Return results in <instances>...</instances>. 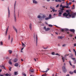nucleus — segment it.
<instances>
[{
  "mask_svg": "<svg viewBox=\"0 0 76 76\" xmlns=\"http://www.w3.org/2000/svg\"><path fill=\"white\" fill-rule=\"evenodd\" d=\"M73 7H72V9H75V5H73Z\"/></svg>",
  "mask_w": 76,
  "mask_h": 76,
  "instance_id": "nucleus-40",
  "label": "nucleus"
},
{
  "mask_svg": "<svg viewBox=\"0 0 76 76\" xmlns=\"http://www.w3.org/2000/svg\"><path fill=\"white\" fill-rule=\"evenodd\" d=\"M73 60H75L74 61L75 62V61H76V60H75V58H71Z\"/></svg>",
  "mask_w": 76,
  "mask_h": 76,
  "instance_id": "nucleus-32",
  "label": "nucleus"
},
{
  "mask_svg": "<svg viewBox=\"0 0 76 76\" xmlns=\"http://www.w3.org/2000/svg\"><path fill=\"white\" fill-rule=\"evenodd\" d=\"M56 2H58V0H55Z\"/></svg>",
  "mask_w": 76,
  "mask_h": 76,
  "instance_id": "nucleus-52",
  "label": "nucleus"
},
{
  "mask_svg": "<svg viewBox=\"0 0 76 76\" xmlns=\"http://www.w3.org/2000/svg\"><path fill=\"white\" fill-rule=\"evenodd\" d=\"M33 3L34 4H38V2L36 0H32Z\"/></svg>",
  "mask_w": 76,
  "mask_h": 76,
  "instance_id": "nucleus-9",
  "label": "nucleus"
},
{
  "mask_svg": "<svg viewBox=\"0 0 76 76\" xmlns=\"http://www.w3.org/2000/svg\"><path fill=\"white\" fill-rule=\"evenodd\" d=\"M11 75L10 74H6V75H5V76H10Z\"/></svg>",
  "mask_w": 76,
  "mask_h": 76,
  "instance_id": "nucleus-22",
  "label": "nucleus"
},
{
  "mask_svg": "<svg viewBox=\"0 0 76 76\" xmlns=\"http://www.w3.org/2000/svg\"><path fill=\"white\" fill-rule=\"evenodd\" d=\"M69 31H70L71 32H75V30L73 29H71L69 30Z\"/></svg>",
  "mask_w": 76,
  "mask_h": 76,
  "instance_id": "nucleus-16",
  "label": "nucleus"
},
{
  "mask_svg": "<svg viewBox=\"0 0 76 76\" xmlns=\"http://www.w3.org/2000/svg\"><path fill=\"white\" fill-rule=\"evenodd\" d=\"M10 39V35H9V37H8V39L9 40Z\"/></svg>",
  "mask_w": 76,
  "mask_h": 76,
  "instance_id": "nucleus-41",
  "label": "nucleus"
},
{
  "mask_svg": "<svg viewBox=\"0 0 76 76\" xmlns=\"http://www.w3.org/2000/svg\"><path fill=\"white\" fill-rule=\"evenodd\" d=\"M66 76H69V74H67L66 75Z\"/></svg>",
  "mask_w": 76,
  "mask_h": 76,
  "instance_id": "nucleus-59",
  "label": "nucleus"
},
{
  "mask_svg": "<svg viewBox=\"0 0 76 76\" xmlns=\"http://www.w3.org/2000/svg\"><path fill=\"white\" fill-rule=\"evenodd\" d=\"M50 8L51 9H52V10L54 9V7H50Z\"/></svg>",
  "mask_w": 76,
  "mask_h": 76,
  "instance_id": "nucleus-38",
  "label": "nucleus"
},
{
  "mask_svg": "<svg viewBox=\"0 0 76 76\" xmlns=\"http://www.w3.org/2000/svg\"><path fill=\"white\" fill-rule=\"evenodd\" d=\"M41 15H39L37 16V18H41Z\"/></svg>",
  "mask_w": 76,
  "mask_h": 76,
  "instance_id": "nucleus-18",
  "label": "nucleus"
},
{
  "mask_svg": "<svg viewBox=\"0 0 76 76\" xmlns=\"http://www.w3.org/2000/svg\"><path fill=\"white\" fill-rule=\"evenodd\" d=\"M34 38H35V35H34Z\"/></svg>",
  "mask_w": 76,
  "mask_h": 76,
  "instance_id": "nucleus-62",
  "label": "nucleus"
},
{
  "mask_svg": "<svg viewBox=\"0 0 76 76\" xmlns=\"http://www.w3.org/2000/svg\"><path fill=\"white\" fill-rule=\"evenodd\" d=\"M62 47H66V44L63 45H62Z\"/></svg>",
  "mask_w": 76,
  "mask_h": 76,
  "instance_id": "nucleus-51",
  "label": "nucleus"
},
{
  "mask_svg": "<svg viewBox=\"0 0 76 76\" xmlns=\"http://www.w3.org/2000/svg\"><path fill=\"white\" fill-rule=\"evenodd\" d=\"M50 19V18L48 17L46 18H45V20H48V19Z\"/></svg>",
  "mask_w": 76,
  "mask_h": 76,
  "instance_id": "nucleus-30",
  "label": "nucleus"
},
{
  "mask_svg": "<svg viewBox=\"0 0 76 76\" xmlns=\"http://www.w3.org/2000/svg\"><path fill=\"white\" fill-rule=\"evenodd\" d=\"M9 64H11V65L12 64V62H11V61H9Z\"/></svg>",
  "mask_w": 76,
  "mask_h": 76,
  "instance_id": "nucleus-29",
  "label": "nucleus"
},
{
  "mask_svg": "<svg viewBox=\"0 0 76 76\" xmlns=\"http://www.w3.org/2000/svg\"><path fill=\"white\" fill-rule=\"evenodd\" d=\"M62 70L64 73H66V72H67V69H66V67L64 66H63L62 67Z\"/></svg>",
  "mask_w": 76,
  "mask_h": 76,
  "instance_id": "nucleus-5",
  "label": "nucleus"
},
{
  "mask_svg": "<svg viewBox=\"0 0 76 76\" xmlns=\"http://www.w3.org/2000/svg\"><path fill=\"white\" fill-rule=\"evenodd\" d=\"M44 29L45 30V31H49L50 29L49 28H46V27H44Z\"/></svg>",
  "mask_w": 76,
  "mask_h": 76,
  "instance_id": "nucleus-8",
  "label": "nucleus"
},
{
  "mask_svg": "<svg viewBox=\"0 0 76 76\" xmlns=\"http://www.w3.org/2000/svg\"><path fill=\"white\" fill-rule=\"evenodd\" d=\"M49 19H50V18H51V14H50L49 15V17H48Z\"/></svg>",
  "mask_w": 76,
  "mask_h": 76,
  "instance_id": "nucleus-25",
  "label": "nucleus"
},
{
  "mask_svg": "<svg viewBox=\"0 0 76 76\" xmlns=\"http://www.w3.org/2000/svg\"><path fill=\"white\" fill-rule=\"evenodd\" d=\"M9 53L10 54H11L12 53V51L9 50H8Z\"/></svg>",
  "mask_w": 76,
  "mask_h": 76,
  "instance_id": "nucleus-20",
  "label": "nucleus"
},
{
  "mask_svg": "<svg viewBox=\"0 0 76 76\" xmlns=\"http://www.w3.org/2000/svg\"><path fill=\"white\" fill-rule=\"evenodd\" d=\"M59 6V4H58L56 6V7H58Z\"/></svg>",
  "mask_w": 76,
  "mask_h": 76,
  "instance_id": "nucleus-47",
  "label": "nucleus"
},
{
  "mask_svg": "<svg viewBox=\"0 0 76 76\" xmlns=\"http://www.w3.org/2000/svg\"><path fill=\"white\" fill-rule=\"evenodd\" d=\"M47 1H50V0H46Z\"/></svg>",
  "mask_w": 76,
  "mask_h": 76,
  "instance_id": "nucleus-61",
  "label": "nucleus"
},
{
  "mask_svg": "<svg viewBox=\"0 0 76 76\" xmlns=\"http://www.w3.org/2000/svg\"><path fill=\"white\" fill-rule=\"evenodd\" d=\"M51 54L52 55H55L56 54L54 53V52H53Z\"/></svg>",
  "mask_w": 76,
  "mask_h": 76,
  "instance_id": "nucleus-31",
  "label": "nucleus"
},
{
  "mask_svg": "<svg viewBox=\"0 0 76 76\" xmlns=\"http://www.w3.org/2000/svg\"><path fill=\"white\" fill-rule=\"evenodd\" d=\"M74 46L75 47H76V43L74 44Z\"/></svg>",
  "mask_w": 76,
  "mask_h": 76,
  "instance_id": "nucleus-55",
  "label": "nucleus"
},
{
  "mask_svg": "<svg viewBox=\"0 0 76 76\" xmlns=\"http://www.w3.org/2000/svg\"><path fill=\"white\" fill-rule=\"evenodd\" d=\"M1 45H3V42H1Z\"/></svg>",
  "mask_w": 76,
  "mask_h": 76,
  "instance_id": "nucleus-50",
  "label": "nucleus"
},
{
  "mask_svg": "<svg viewBox=\"0 0 76 76\" xmlns=\"http://www.w3.org/2000/svg\"><path fill=\"white\" fill-rule=\"evenodd\" d=\"M1 67H2L3 69H6V68L4 66H1Z\"/></svg>",
  "mask_w": 76,
  "mask_h": 76,
  "instance_id": "nucleus-23",
  "label": "nucleus"
},
{
  "mask_svg": "<svg viewBox=\"0 0 76 76\" xmlns=\"http://www.w3.org/2000/svg\"><path fill=\"white\" fill-rule=\"evenodd\" d=\"M40 15H41V16H42V17H41V18H45V14H40Z\"/></svg>",
  "mask_w": 76,
  "mask_h": 76,
  "instance_id": "nucleus-7",
  "label": "nucleus"
},
{
  "mask_svg": "<svg viewBox=\"0 0 76 76\" xmlns=\"http://www.w3.org/2000/svg\"><path fill=\"white\" fill-rule=\"evenodd\" d=\"M48 26H50V27H52V26H52V25H50V24L49 25H48Z\"/></svg>",
  "mask_w": 76,
  "mask_h": 76,
  "instance_id": "nucleus-39",
  "label": "nucleus"
},
{
  "mask_svg": "<svg viewBox=\"0 0 76 76\" xmlns=\"http://www.w3.org/2000/svg\"><path fill=\"white\" fill-rule=\"evenodd\" d=\"M29 28L31 31H32V24L30 23L29 25Z\"/></svg>",
  "mask_w": 76,
  "mask_h": 76,
  "instance_id": "nucleus-10",
  "label": "nucleus"
},
{
  "mask_svg": "<svg viewBox=\"0 0 76 76\" xmlns=\"http://www.w3.org/2000/svg\"><path fill=\"white\" fill-rule=\"evenodd\" d=\"M63 7V5L62 4L60 5V7Z\"/></svg>",
  "mask_w": 76,
  "mask_h": 76,
  "instance_id": "nucleus-49",
  "label": "nucleus"
},
{
  "mask_svg": "<svg viewBox=\"0 0 76 76\" xmlns=\"http://www.w3.org/2000/svg\"><path fill=\"white\" fill-rule=\"evenodd\" d=\"M12 42H13V38H11V43H12Z\"/></svg>",
  "mask_w": 76,
  "mask_h": 76,
  "instance_id": "nucleus-43",
  "label": "nucleus"
},
{
  "mask_svg": "<svg viewBox=\"0 0 76 76\" xmlns=\"http://www.w3.org/2000/svg\"><path fill=\"white\" fill-rule=\"evenodd\" d=\"M58 39H62V38H63V36H58Z\"/></svg>",
  "mask_w": 76,
  "mask_h": 76,
  "instance_id": "nucleus-14",
  "label": "nucleus"
},
{
  "mask_svg": "<svg viewBox=\"0 0 76 76\" xmlns=\"http://www.w3.org/2000/svg\"><path fill=\"white\" fill-rule=\"evenodd\" d=\"M44 75H45V76H46V75H47V74L45 73V74Z\"/></svg>",
  "mask_w": 76,
  "mask_h": 76,
  "instance_id": "nucleus-60",
  "label": "nucleus"
},
{
  "mask_svg": "<svg viewBox=\"0 0 76 76\" xmlns=\"http://www.w3.org/2000/svg\"><path fill=\"white\" fill-rule=\"evenodd\" d=\"M17 72H15L14 73V74L15 75H17Z\"/></svg>",
  "mask_w": 76,
  "mask_h": 76,
  "instance_id": "nucleus-37",
  "label": "nucleus"
},
{
  "mask_svg": "<svg viewBox=\"0 0 76 76\" xmlns=\"http://www.w3.org/2000/svg\"><path fill=\"white\" fill-rule=\"evenodd\" d=\"M10 10H9V7H8V18H10Z\"/></svg>",
  "mask_w": 76,
  "mask_h": 76,
  "instance_id": "nucleus-4",
  "label": "nucleus"
},
{
  "mask_svg": "<svg viewBox=\"0 0 76 76\" xmlns=\"http://www.w3.org/2000/svg\"><path fill=\"white\" fill-rule=\"evenodd\" d=\"M4 76V75H0V76Z\"/></svg>",
  "mask_w": 76,
  "mask_h": 76,
  "instance_id": "nucleus-64",
  "label": "nucleus"
},
{
  "mask_svg": "<svg viewBox=\"0 0 76 76\" xmlns=\"http://www.w3.org/2000/svg\"><path fill=\"white\" fill-rule=\"evenodd\" d=\"M70 56H69V57H73V55L72 53H71L69 54Z\"/></svg>",
  "mask_w": 76,
  "mask_h": 76,
  "instance_id": "nucleus-17",
  "label": "nucleus"
},
{
  "mask_svg": "<svg viewBox=\"0 0 76 76\" xmlns=\"http://www.w3.org/2000/svg\"><path fill=\"white\" fill-rule=\"evenodd\" d=\"M61 2V0H58V2Z\"/></svg>",
  "mask_w": 76,
  "mask_h": 76,
  "instance_id": "nucleus-54",
  "label": "nucleus"
},
{
  "mask_svg": "<svg viewBox=\"0 0 76 76\" xmlns=\"http://www.w3.org/2000/svg\"><path fill=\"white\" fill-rule=\"evenodd\" d=\"M15 8H14V20L15 22L16 21V14H15Z\"/></svg>",
  "mask_w": 76,
  "mask_h": 76,
  "instance_id": "nucleus-3",
  "label": "nucleus"
},
{
  "mask_svg": "<svg viewBox=\"0 0 76 76\" xmlns=\"http://www.w3.org/2000/svg\"><path fill=\"white\" fill-rule=\"evenodd\" d=\"M65 6H64L62 7V8H60V10H59L58 12H59V15H58V16H61V15H62V13H63V10H64V8H65Z\"/></svg>",
  "mask_w": 76,
  "mask_h": 76,
  "instance_id": "nucleus-2",
  "label": "nucleus"
},
{
  "mask_svg": "<svg viewBox=\"0 0 76 76\" xmlns=\"http://www.w3.org/2000/svg\"><path fill=\"white\" fill-rule=\"evenodd\" d=\"M64 58H65L64 57H63V56H62V59L63 60V62H64V61H65Z\"/></svg>",
  "mask_w": 76,
  "mask_h": 76,
  "instance_id": "nucleus-15",
  "label": "nucleus"
},
{
  "mask_svg": "<svg viewBox=\"0 0 76 76\" xmlns=\"http://www.w3.org/2000/svg\"><path fill=\"white\" fill-rule=\"evenodd\" d=\"M75 55L76 56V51H75Z\"/></svg>",
  "mask_w": 76,
  "mask_h": 76,
  "instance_id": "nucleus-63",
  "label": "nucleus"
},
{
  "mask_svg": "<svg viewBox=\"0 0 76 76\" xmlns=\"http://www.w3.org/2000/svg\"><path fill=\"white\" fill-rule=\"evenodd\" d=\"M36 45H37V44L38 43V37H37V34L36 35Z\"/></svg>",
  "mask_w": 76,
  "mask_h": 76,
  "instance_id": "nucleus-6",
  "label": "nucleus"
},
{
  "mask_svg": "<svg viewBox=\"0 0 76 76\" xmlns=\"http://www.w3.org/2000/svg\"><path fill=\"white\" fill-rule=\"evenodd\" d=\"M65 7L67 9L68 8H69V9L70 8L69 7V6H65Z\"/></svg>",
  "mask_w": 76,
  "mask_h": 76,
  "instance_id": "nucleus-34",
  "label": "nucleus"
},
{
  "mask_svg": "<svg viewBox=\"0 0 76 76\" xmlns=\"http://www.w3.org/2000/svg\"><path fill=\"white\" fill-rule=\"evenodd\" d=\"M69 54H68V55L66 54V55L64 56L65 57H67V56H69Z\"/></svg>",
  "mask_w": 76,
  "mask_h": 76,
  "instance_id": "nucleus-42",
  "label": "nucleus"
},
{
  "mask_svg": "<svg viewBox=\"0 0 76 76\" xmlns=\"http://www.w3.org/2000/svg\"><path fill=\"white\" fill-rule=\"evenodd\" d=\"M72 67L73 68H75V65H73L72 66Z\"/></svg>",
  "mask_w": 76,
  "mask_h": 76,
  "instance_id": "nucleus-57",
  "label": "nucleus"
},
{
  "mask_svg": "<svg viewBox=\"0 0 76 76\" xmlns=\"http://www.w3.org/2000/svg\"><path fill=\"white\" fill-rule=\"evenodd\" d=\"M9 29V26L7 28L6 32V35L7 33V31H8V30Z\"/></svg>",
  "mask_w": 76,
  "mask_h": 76,
  "instance_id": "nucleus-12",
  "label": "nucleus"
},
{
  "mask_svg": "<svg viewBox=\"0 0 76 76\" xmlns=\"http://www.w3.org/2000/svg\"><path fill=\"white\" fill-rule=\"evenodd\" d=\"M22 75L23 76H26V75L24 73H23Z\"/></svg>",
  "mask_w": 76,
  "mask_h": 76,
  "instance_id": "nucleus-24",
  "label": "nucleus"
},
{
  "mask_svg": "<svg viewBox=\"0 0 76 76\" xmlns=\"http://www.w3.org/2000/svg\"><path fill=\"white\" fill-rule=\"evenodd\" d=\"M69 4L67 2V1L66 2V5H67V6H68V4Z\"/></svg>",
  "mask_w": 76,
  "mask_h": 76,
  "instance_id": "nucleus-48",
  "label": "nucleus"
},
{
  "mask_svg": "<svg viewBox=\"0 0 76 76\" xmlns=\"http://www.w3.org/2000/svg\"><path fill=\"white\" fill-rule=\"evenodd\" d=\"M48 70H46L45 71H43L42 72H46V73H47V72H48V71L49 70V69H47Z\"/></svg>",
  "mask_w": 76,
  "mask_h": 76,
  "instance_id": "nucleus-27",
  "label": "nucleus"
},
{
  "mask_svg": "<svg viewBox=\"0 0 76 76\" xmlns=\"http://www.w3.org/2000/svg\"><path fill=\"white\" fill-rule=\"evenodd\" d=\"M15 66V67H18L19 66V64L18 63H16L14 64Z\"/></svg>",
  "mask_w": 76,
  "mask_h": 76,
  "instance_id": "nucleus-13",
  "label": "nucleus"
},
{
  "mask_svg": "<svg viewBox=\"0 0 76 76\" xmlns=\"http://www.w3.org/2000/svg\"><path fill=\"white\" fill-rule=\"evenodd\" d=\"M61 31H64V29H61Z\"/></svg>",
  "mask_w": 76,
  "mask_h": 76,
  "instance_id": "nucleus-46",
  "label": "nucleus"
},
{
  "mask_svg": "<svg viewBox=\"0 0 76 76\" xmlns=\"http://www.w3.org/2000/svg\"><path fill=\"white\" fill-rule=\"evenodd\" d=\"M13 28L14 29L15 31H16V32L17 34L18 33V31H17V29H16V28H15V26H13Z\"/></svg>",
  "mask_w": 76,
  "mask_h": 76,
  "instance_id": "nucleus-11",
  "label": "nucleus"
},
{
  "mask_svg": "<svg viewBox=\"0 0 76 76\" xmlns=\"http://www.w3.org/2000/svg\"><path fill=\"white\" fill-rule=\"evenodd\" d=\"M18 61V59L17 58H15L14 60V62H16Z\"/></svg>",
  "mask_w": 76,
  "mask_h": 76,
  "instance_id": "nucleus-19",
  "label": "nucleus"
},
{
  "mask_svg": "<svg viewBox=\"0 0 76 76\" xmlns=\"http://www.w3.org/2000/svg\"><path fill=\"white\" fill-rule=\"evenodd\" d=\"M55 55H58V56H60L59 54L58 53H56V54H55Z\"/></svg>",
  "mask_w": 76,
  "mask_h": 76,
  "instance_id": "nucleus-58",
  "label": "nucleus"
},
{
  "mask_svg": "<svg viewBox=\"0 0 76 76\" xmlns=\"http://www.w3.org/2000/svg\"><path fill=\"white\" fill-rule=\"evenodd\" d=\"M11 67H9V70H10V71H11Z\"/></svg>",
  "mask_w": 76,
  "mask_h": 76,
  "instance_id": "nucleus-44",
  "label": "nucleus"
},
{
  "mask_svg": "<svg viewBox=\"0 0 76 76\" xmlns=\"http://www.w3.org/2000/svg\"><path fill=\"white\" fill-rule=\"evenodd\" d=\"M66 31H69V30L67 29H66L65 30Z\"/></svg>",
  "mask_w": 76,
  "mask_h": 76,
  "instance_id": "nucleus-56",
  "label": "nucleus"
},
{
  "mask_svg": "<svg viewBox=\"0 0 76 76\" xmlns=\"http://www.w3.org/2000/svg\"><path fill=\"white\" fill-rule=\"evenodd\" d=\"M66 12L68 13V14L66 12H65L63 14V16H65L66 18H70V17L72 18H75L76 16V13H72L70 14V13L69 12V10H66Z\"/></svg>",
  "mask_w": 76,
  "mask_h": 76,
  "instance_id": "nucleus-1",
  "label": "nucleus"
},
{
  "mask_svg": "<svg viewBox=\"0 0 76 76\" xmlns=\"http://www.w3.org/2000/svg\"><path fill=\"white\" fill-rule=\"evenodd\" d=\"M69 63L70 66H72V63H71V62H70V61H69Z\"/></svg>",
  "mask_w": 76,
  "mask_h": 76,
  "instance_id": "nucleus-33",
  "label": "nucleus"
},
{
  "mask_svg": "<svg viewBox=\"0 0 76 76\" xmlns=\"http://www.w3.org/2000/svg\"><path fill=\"white\" fill-rule=\"evenodd\" d=\"M52 11L53 12H55V9L54 8L53 10H52Z\"/></svg>",
  "mask_w": 76,
  "mask_h": 76,
  "instance_id": "nucleus-45",
  "label": "nucleus"
},
{
  "mask_svg": "<svg viewBox=\"0 0 76 76\" xmlns=\"http://www.w3.org/2000/svg\"><path fill=\"white\" fill-rule=\"evenodd\" d=\"M69 73L70 74H71V75H72L73 74V72H72V71H70L69 72Z\"/></svg>",
  "mask_w": 76,
  "mask_h": 76,
  "instance_id": "nucleus-28",
  "label": "nucleus"
},
{
  "mask_svg": "<svg viewBox=\"0 0 76 76\" xmlns=\"http://www.w3.org/2000/svg\"><path fill=\"white\" fill-rule=\"evenodd\" d=\"M22 45H23V47H25V45L24 43H23V44H22Z\"/></svg>",
  "mask_w": 76,
  "mask_h": 76,
  "instance_id": "nucleus-36",
  "label": "nucleus"
},
{
  "mask_svg": "<svg viewBox=\"0 0 76 76\" xmlns=\"http://www.w3.org/2000/svg\"><path fill=\"white\" fill-rule=\"evenodd\" d=\"M74 72L75 73H76V70H75L74 71Z\"/></svg>",
  "mask_w": 76,
  "mask_h": 76,
  "instance_id": "nucleus-53",
  "label": "nucleus"
},
{
  "mask_svg": "<svg viewBox=\"0 0 76 76\" xmlns=\"http://www.w3.org/2000/svg\"><path fill=\"white\" fill-rule=\"evenodd\" d=\"M72 4V2H69V3L68 4V6H69V5H70V4Z\"/></svg>",
  "mask_w": 76,
  "mask_h": 76,
  "instance_id": "nucleus-35",
  "label": "nucleus"
},
{
  "mask_svg": "<svg viewBox=\"0 0 76 76\" xmlns=\"http://www.w3.org/2000/svg\"><path fill=\"white\" fill-rule=\"evenodd\" d=\"M30 71L31 72H34V69H30Z\"/></svg>",
  "mask_w": 76,
  "mask_h": 76,
  "instance_id": "nucleus-26",
  "label": "nucleus"
},
{
  "mask_svg": "<svg viewBox=\"0 0 76 76\" xmlns=\"http://www.w3.org/2000/svg\"><path fill=\"white\" fill-rule=\"evenodd\" d=\"M16 1H15L14 4V8H16Z\"/></svg>",
  "mask_w": 76,
  "mask_h": 76,
  "instance_id": "nucleus-21",
  "label": "nucleus"
}]
</instances>
